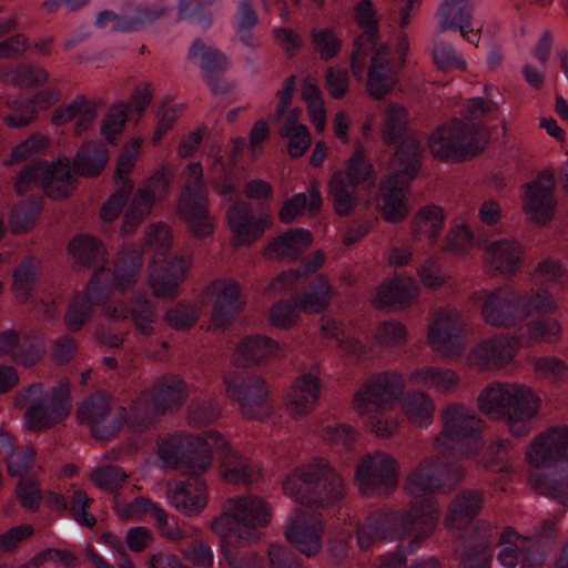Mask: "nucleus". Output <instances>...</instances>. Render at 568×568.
<instances>
[{
	"label": "nucleus",
	"mask_w": 568,
	"mask_h": 568,
	"mask_svg": "<svg viewBox=\"0 0 568 568\" xmlns=\"http://www.w3.org/2000/svg\"><path fill=\"white\" fill-rule=\"evenodd\" d=\"M465 478V468L440 456L425 457L409 473L404 489L410 497L409 508L397 513H374L357 529V544L367 550L376 541L410 538L413 551L435 531L440 517L434 493H450Z\"/></svg>",
	"instance_id": "1"
},
{
	"label": "nucleus",
	"mask_w": 568,
	"mask_h": 568,
	"mask_svg": "<svg viewBox=\"0 0 568 568\" xmlns=\"http://www.w3.org/2000/svg\"><path fill=\"white\" fill-rule=\"evenodd\" d=\"M272 520V508L256 495L227 498L222 514L212 521V529L227 546L246 547L260 539L258 529Z\"/></svg>",
	"instance_id": "2"
},
{
	"label": "nucleus",
	"mask_w": 568,
	"mask_h": 568,
	"mask_svg": "<svg viewBox=\"0 0 568 568\" xmlns=\"http://www.w3.org/2000/svg\"><path fill=\"white\" fill-rule=\"evenodd\" d=\"M14 406L23 408L28 429L43 433L62 423L71 413V383L68 378L58 381L49 392L43 383H32L21 388L14 397Z\"/></svg>",
	"instance_id": "3"
},
{
	"label": "nucleus",
	"mask_w": 568,
	"mask_h": 568,
	"mask_svg": "<svg viewBox=\"0 0 568 568\" xmlns=\"http://www.w3.org/2000/svg\"><path fill=\"white\" fill-rule=\"evenodd\" d=\"M285 495L302 505L328 507L345 495L342 476L325 460L296 469L283 483Z\"/></svg>",
	"instance_id": "4"
},
{
	"label": "nucleus",
	"mask_w": 568,
	"mask_h": 568,
	"mask_svg": "<svg viewBox=\"0 0 568 568\" xmlns=\"http://www.w3.org/2000/svg\"><path fill=\"white\" fill-rule=\"evenodd\" d=\"M440 432L434 438V449L445 456L466 446L462 455H475L481 447L479 434L483 420L463 403L453 402L439 412Z\"/></svg>",
	"instance_id": "5"
},
{
	"label": "nucleus",
	"mask_w": 568,
	"mask_h": 568,
	"mask_svg": "<svg viewBox=\"0 0 568 568\" xmlns=\"http://www.w3.org/2000/svg\"><path fill=\"white\" fill-rule=\"evenodd\" d=\"M217 442L225 445L222 435L214 430L207 432L204 438L175 434L162 443L159 454L166 467L185 475H201L212 466L213 444Z\"/></svg>",
	"instance_id": "6"
},
{
	"label": "nucleus",
	"mask_w": 568,
	"mask_h": 568,
	"mask_svg": "<svg viewBox=\"0 0 568 568\" xmlns=\"http://www.w3.org/2000/svg\"><path fill=\"white\" fill-rule=\"evenodd\" d=\"M226 396L236 402L245 418L264 419L273 414L265 381L255 374L230 372L224 377Z\"/></svg>",
	"instance_id": "7"
},
{
	"label": "nucleus",
	"mask_w": 568,
	"mask_h": 568,
	"mask_svg": "<svg viewBox=\"0 0 568 568\" xmlns=\"http://www.w3.org/2000/svg\"><path fill=\"white\" fill-rule=\"evenodd\" d=\"M37 184L53 200L69 196L74 187L70 161L60 159L52 164L36 162L27 165L16 182V191L22 195Z\"/></svg>",
	"instance_id": "8"
},
{
	"label": "nucleus",
	"mask_w": 568,
	"mask_h": 568,
	"mask_svg": "<svg viewBox=\"0 0 568 568\" xmlns=\"http://www.w3.org/2000/svg\"><path fill=\"white\" fill-rule=\"evenodd\" d=\"M355 477L366 497L388 496L398 486V463L390 454L376 450L359 460Z\"/></svg>",
	"instance_id": "9"
},
{
	"label": "nucleus",
	"mask_w": 568,
	"mask_h": 568,
	"mask_svg": "<svg viewBox=\"0 0 568 568\" xmlns=\"http://www.w3.org/2000/svg\"><path fill=\"white\" fill-rule=\"evenodd\" d=\"M404 388V379L397 372L377 374L354 395V409L358 415L389 410L402 396Z\"/></svg>",
	"instance_id": "10"
},
{
	"label": "nucleus",
	"mask_w": 568,
	"mask_h": 568,
	"mask_svg": "<svg viewBox=\"0 0 568 568\" xmlns=\"http://www.w3.org/2000/svg\"><path fill=\"white\" fill-rule=\"evenodd\" d=\"M471 298L481 302L483 320L493 327L511 328L523 323L520 294L510 287L481 291Z\"/></svg>",
	"instance_id": "11"
},
{
	"label": "nucleus",
	"mask_w": 568,
	"mask_h": 568,
	"mask_svg": "<svg viewBox=\"0 0 568 568\" xmlns=\"http://www.w3.org/2000/svg\"><path fill=\"white\" fill-rule=\"evenodd\" d=\"M465 321L452 308L439 310L429 324L428 341L434 351L447 358L459 357L466 349Z\"/></svg>",
	"instance_id": "12"
},
{
	"label": "nucleus",
	"mask_w": 568,
	"mask_h": 568,
	"mask_svg": "<svg viewBox=\"0 0 568 568\" xmlns=\"http://www.w3.org/2000/svg\"><path fill=\"white\" fill-rule=\"evenodd\" d=\"M324 532V521L301 508L293 511L284 526L287 542L307 558L322 551Z\"/></svg>",
	"instance_id": "13"
},
{
	"label": "nucleus",
	"mask_w": 568,
	"mask_h": 568,
	"mask_svg": "<svg viewBox=\"0 0 568 568\" xmlns=\"http://www.w3.org/2000/svg\"><path fill=\"white\" fill-rule=\"evenodd\" d=\"M526 460L535 468H551L568 462V426L550 427L532 438Z\"/></svg>",
	"instance_id": "14"
},
{
	"label": "nucleus",
	"mask_w": 568,
	"mask_h": 568,
	"mask_svg": "<svg viewBox=\"0 0 568 568\" xmlns=\"http://www.w3.org/2000/svg\"><path fill=\"white\" fill-rule=\"evenodd\" d=\"M508 412H505L504 422L513 436L525 437L531 432V422L540 408V398L531 388L513 383L510 387Z\"/></svg>",
	"instance_id": "15"
},
{
	"label": "nucleus",
	"mask_w": 568,
	"mask_h": 568,
	"mask_svg": "<svg viewBox=\"0 0 568 568\" xmlns=\"http://www.w3.org/2000/svg\"><path fill=\"white\" fill-rule=\"evenodd\" d=\"M490 525L478 523L473 530L458 536L453 549L459 558V568H490Z\"/></svg>",
	"instance_id": "16"
},
{
	"label": "nucleus",
	"mask_w": 568,
	"mask_h": 568,
	"mask_svg": "<svg viewBox=\"0 0 568 568\" xmlns=\"http://www.w3.org/2000/svg\"><path fill=\"white\" fill-rule=\"evenodd\" d=\"M517 351L515 338L506 335L494 336L470 349L467 364L479 372L500 369L514 359Z\"/></svg>",
	"instance_id": "17"
},
{
	"label": "nucleus",
	"mask_w": 568,
	"mask_h": 568,
	"mask_svg": "<svg viewBox=\"0 0 568 568\" xmlns=\"http://www.w3.org/2000/svg\"><path fill=\"white\" fill-rule=\"evenodd\" d=\"M356 22L363 29V34L354 41L351 54V68L355 77L361 78L366 64L367 53L378 44L379 30L371 0H361L355 12Z\"/></svg>",
	"instance_id": "18"
},
{
	"label": "nucleus",
	"mask_w": 568,
	"mask_h": 568,
	"mask_svg": "<svg viewBox=\"0 0 568 568\" xmlns=\"http://www.w3.org/2000/svg\"><path fill=\"white\" fill-rule=\"evenodd\" d=\"M185 480H171L166 484V497L172 506L186 516L199 515L207 505L206 483L200 475H187Z\"/></svg>",
	"instance_id": "19"
},
{
	"label": "nucleus",
	"mask_w": 568,
	"mask_h": 568,
	"mask_svg": "<svg viewBox=\"0 0 568 568\" xmlns=\"http://www.w3.org/2000/svg\"><path fill=\"white\" fill-rule=\"evenodd\" d=\"M205 293L214 297L211 321L215 328H225L243 310L244 303L240 300L239 284L231 280H216L211 282Z\"/></svg>",
	"instance_id": "20"
},
{
	"label": "nucleus",
	"mask_w": 568,
	"mask_h": 568,
	"mask_svg": "<svg viewBox=\"0 0 568 568\" xmlns=\"http://www.w3.org/2000/svg\"><path fill=\"white\" fill-rule=\"evenodd\" d=\"M554 187L555 179L549 170L542 171L536 181L527 184L523 209L532 222L545 224L552 217Z\"/></svg>",
	"instance_id": "21"
},
{
	"label": "nucleus",
	"mask_w": 568,
	"mask_h": 568,
	"mask_svg": "<svg viewBox=\"0 0 568 568\" xmlns=\"http://www.w3.org/2000/svg\"><path fill=\"white\" fill-rule=\"evenodd\" d=\"M72 256V267L78 271L94 270L99 274L98 286H101V276L108 264V250L103 242L89 234L74 236L69 243Z\"/></svg>",
	"instance_id": "22"
},
{
	"label": "nucleus",
	"mask_w": 568,
	"mask_h": 568,
	"mask_svg": "<svg viewBox=\"0 0 568 568\" xmlns=\"http://www.w3.org/2000/svg\"><path fill=\"white\" fill-rule=\"evenodd\" d=\"M486 503L485 491L478 488L460 489L450 500L444 518L448 529L466 528L481 513Z\"/></svg>",
	"instance_id": "23"
},
{
	"label": "nucleus",
	"mask_w": 568,
	"mask_h": 568,
	"mask_svg": "<svg viewBox=\"0 0 568 568\" xmlns=\"http://www.w3.org/2000/svg\"><path fill=\"white\" fill-rule=\"evenodd\" d=\"M367 73V91L375 100L385 98L397 82V71L389 58V47L377 44Z\"/></svg>",
	"instance_id": "24"
},
{
	"label": "nucleus",
	"mask_w": 568,
	"mask_h": 568,
	"mask_svg": "<svg viewBox=\"0 0 568 568\" xmlns=\"http://www.w3.org/2000/svg\"><path fill=\"white\" fill-rule=\"evenodd\" d=\"M98 116V103L84 95H77L69 103L58 106L51 116L52 124L64 125L77 119L73 132L81 136L89 131Z\"/></svg>",
	"instance_id": "25"
},
{
	"label": "nucleus",
	"mask_w": 568,
	"mask_h": 568,
	"mask_svg": "<svg viewBox=\"0 0 568 568\" xmlns=\"http://www.w3.org/2000/svg\"><path fill=\"white\" fill-rule=\"evenodd\" d=\"M409 183L397 178H387L379 184L378 207L389 223H399L408 215L406 191Z\"/></svg>",
	"instance_id": "26"
},
{
	"label": "nucleus",
	"mask_w": 568,
	"mask_h": 568,
	"mask_svg": "<svg viewBox=\"0 0 568 568\" xmlns=\"http://www.w3.org/2000/svg\"><path fill=\"white\" fill-rule=\"evenodd\" d=\"M321 394V383L316 375L305 373L293 383L287 395V410L294 419L310 414L316 406Z\"/></svg>",
	"instance_id": "27"
},
{
	"label": "nucleus",
	"mask_w": 568,
	"mask_h": 568,
	"mask_svg": "<svg viewBox=\"0 0 568 568\" xmlns=\"http://www.w3.org/2000/svg\"><path fill=\"white\" fill-rule=\"evenodd\" d=\"M144 265L143 251L136 246H123L113 261L112 286L125 292L134 287Z\"/></svg>",
	"instance_id": "28"
},
{
	"label": "nucleus",
	"mask_w": 568,
	"mask_h": 568,
	"mask_svg": "<svg viewBox=\"0 0 568 568\" xmlns=\"http://www.w3.org/2000/svg\"><path fill=\"white\" fill-rule=\"evenodd\" d=\"M227 221L233 232L234 246L250 245L260 239L265 230L264 220H254L251 206L243 202H237L229 209Z\"/></svg>",
	"instance_id": "29"
},
{
	"label": "nucleus",
	"mask_w": 568,
	"mask_h": 568,
	"mask_svg": "<svg viewBox=\"0 0 568 568\" xmlns=\"http://www.w3.org/2000/svg\"><path fill=\"white\" fill-rule=\"evenodd\" d=\"M99 274L95 273L88 284L84 295H77L64 315V323L72 332L80 331L88 322L92 307L106 300V292L98 286Z\"/></svg>",
	"instance_id": "30"
},
{
	"label": "nucleus",
	"mask_w": 568,
	"mask_h": 568,
	"mask_svg": "<svg viewBox=\"0 0 568 568\" xmlns=\"http://www.w3.org/2000/svg\"><path fill=\"white\" fill-rule=\"evenodd\" d=\"M178 214L197 237L209 236L213 230V217L209 212L207 195L181 196Z\"/></svg>",
	"instance_id": "31"
},
{
	"label": "nucleus",
	"mask_w": 568,
	"mask_h": 568,
	"mask_svg": "<svg viewBox=\"0 0 568 568\" xmlns=\"http://www.w3.org/2000/svg\"><path fill=\"white\" fill-rule=\"evenodd\" d=\"M222 453L221 475L225 481L233 485H248L260 477V469L247 458L233 452L229 444H213Z\"/></svg>",
	"instance_id": "32"
},
{
	"label": "nucleus",
	"mask_w": 568,
	"mask_h": 568,
	"mask_svg": "<svg viewBox=\"0 0 568 568\" xmlns=\"http://www.w3.org/2000/svg\"><path fill=\"white\" fill-rule=\"evenodd\" d=\"M168 10L163 8H150L140 6L135 9L132 17H121L112 10H103L98 13L95 27L104 28L112 23L113 30L118 32H133L144 28L145 24L153 23L166 14Z\"/></svg>",
	"instance_id": "33"
},
{
	"label": "nucleus",
	"mask_w": 568,
	"mask_h": 568,
	"mask_svg": "<svg viewBox=\"0 0 568 568\" xmlns=\"http://www.w3.org/2000/svg\"><path fill=\"white\" fill-rule=\"evenodd\" d=\"M420 141L415 135H407L400 141L395 154L389 161L390 175L410 183L420 169Z\"/></svg>",
	"instance_id": "34"
},
{
	"label": "nucleus",
	"mask_w": 568,
	"mask_h": 568,
	"mask_svg": "<svg viewBox=\"0 0 568 568\" xmlns=\"http://www.w3.org/2000/svg\"><path fill=\"white\" fill-rule=\"evenodd\" d=\"M156 409L162 414L180 409L187 399L186 384L178 376H162L158 378L149 394Z\"/></svg>",
	"instance_id": "35"
},
{
	"label": "nucleus",
	"mask_w": 568,
	"mask_h": 568,
	"mask_svg": "<svg viewBox=\"0 0 568 568\" xmlns=\"http://www.w3.org/2000/svg\"><path fill=\"white\" fill-rule=\"evenodd\" d=\"M280 355L281 347L277 342L267 336L251 335L237 344L233 354V363L239 367H248Z\"/></svg>",
	"instance_id": "36"
},
{
	"label": "nucleus",
	"mask_w": 568,
	"mask_h": 568,
	"mask_svg": "<svg viewBox=\"0 0 568 568\" xmlns=\"http://www.w3.org/2000/svg\"><path fill=\"white\" fill-rule=\"evenodd\" d=\"M521 255L520 245L516 241L505 239L487 245L484 258L490 270L511 276L519 270Z\"/></svg>",
	"instance_id": "37"
},
{
	"label": "nucleus",
	"mask_w": 568,
	"mask_h": 568,
	"mask_svg": "<svg viewBox=\"0 0 568 568\" xmlns=\"http://www.w3.org/2000/svg\"><path fill=\"white\" fill-rule=\"evenodd\" d=\"M408 381L414 386L433 389L442 395L453 393L460 384V377L455 371L439 366L416 368L409 374Z\"/></svg>",
	"instance_id": "38"
},
{
	"label": "nucleus",
	"mask_w": 568,
	"mask_h": 568,
	"mask_svg": "<svg viewBox=\"0 0 568 568\" xmlns=\"http://www.w3.org/2000/svg\"><path fill=\"white\" fill-rule=\"evenodd\" d=\"M313 236L305 229H290L281 236L274 239L265 250L270 258L296 260L312 244Z\"/></svg>",
	"instance_id": "39"
},
{
	"label": "nucleus",
	"mask_w": 568,
	"mask_h": 568,
	"mask_svg": "<svg viewBox=\"0 0 568 568\" xmlns=\"http://www.w3.org/2000/svg\"><path fill=\"white\" fill-rule=\"evenodd\" d=\"M190 59L201 58V68L205 71L206 81L215 94H224L230 90L226 80H221V84H215V74L226 69V58L217 50L206 47L201 41H195L189 52Z\"/></svg>",
	"instance_id": "40"
},
{
	"label": "nucleus",
	"mask_w": 568,
	"mask_h": 568,
	"mask_svg": "<svg viewBox=\"0 0 568 568\" xmlns=\"http://www.w3.org/2000/svg\"><path fill=\"white\" fill-rule=\"evenodd\" d=\"M418 286L412 280H394L377 287L373 304L377 308L389 306L404 308L409 306L418 295Z\"/></svg>",
	"instance_id": "41"
},
{
	"label": "nucleus",
	"mask_w": 568,
	"mask_h": 568,
	"mask_svg": "<svg viewBox=\"0 0 568 568\" xmlns=\"http://www.w3.org/2000/svg\"><path fill=\"white\" fill-rule=\"evenodd\" d=\"M109 161L105 145L98 141L84 142L73 159L74 172L81 176L95 178L101 174Z\"/></svg>",
	"instance_id": "42"
},
{
	"label": "nucleus",
	"mask_w": 568,
	"mask_h": 568,
	"mask_svg": "<svg viewBox=\"0 0 568 568\" xmlns=\"http://www.w3.org/2000/svg\"><path fill=\"white\" fill-rule=\"evenodd\" d=\"M344 178L341 173H333L327 186V201L335 214L342 217L352 215L358 205L357 186Z\"/></svg>",
	"instance_id": "43"
},
{
	"label": "nucleus",
	"mask_w": 568,
	"mask_h": 568,
	"mask_svg": "<svg viewBox=\"0 0 568 568\" xmlns=\"http://www.w3.org/2000/svg\"><path fill=\"white\" fill-rule=\"evenodd\" d=\"M335 295V290L328 278L321 274L317 275L308 290L295 298V306L308 314H320L325 311Z\"/></svg>",
	"instance_id": "44"
},
{
	"label": "nucleus",
	"mask_w": 568,
	"mask_h": 568,
	"mask_svg": "<svg viewBox=\"0 0 568 568\" xmlns=\"http://www.w3.org/2000/svg\"><path fill=\"white\" fill-rule=\"evenodd\" d=\"M459 120L438 128L429 138L432 154L439 160L460 161Z\"/></svg>",
	"instance_id": "45"
},
{
	"label": "nucleus",
	"mask_w": 568,
	"mask_h": 568,
	"mask_svg": "<svg viewBox=\"0 0 568 568\" xmlns=\"http://www.w3.org/2000/svg\"><path fill=\"white\" fill-rule=\"evenodd\" d=\"M513 383H491L484 387L477 397L478 409L487 417L504 420L509 404Z\"/></svg>",
	"instance_id": "46"
},
{
	"label": "nucleus",
	"mask_w": 568,
	"mask_h": 568,
	"mask_svg": "<svg viewBox=\"0 0 568 568\" xmlns=\"http://www.w3.org/2000/svg\"><path fill=\"white\" fill-rule=\"evenodd\" d=\"M50 79L49 72L39 64L19 63L0 69V81L14 87L31 89L42 87Z\"/></svg>",
	"instance_id": "47"
},
{
	"label": "nucleus",
	"mask_w": 568,
	"mask_h": 568,
	"mask_svg": "<svg viewBox=\"0 0 568 568\" xmlns=\"http://www.w3.org/2000/svg\"><path fill=\"white\" fill-rule=\"evenodd\" d=\"M402 409L412 424L426 428L433 423L436 404L427 393L412 392L404 397Z\"/></svg>",
	"instance_id": "48"
},
{
	"label": "nucleus",
	"mask_w": 568,
	"mask_h": 568,
	"mask_svg": "<svg viewBox=\"0 0 568 568\" xmlns=\"http://www.w3.org/2000/svg\"><path fill=\"white\" fill-rule=\"evenodd\" d=\"M40 267L41 263L39 260L27 257L13 271L11 291L19 303L24 304L30 300L39 280Z\"/></svg>",
	"instance_id": "49"
},
{
	"label": "nucleus",
	"mask_w": 568,
	"mask_h": 568,
	"mask_svg": "<svg viewBox=\"0 0 568 568\" xmlns=\"http://www.w3.org/2000/svg\"><path fill=\"white\" fill-rule=\"evenodd\" d=\"M162 414L156 409L148 393H142L134 399L126 410L125 424L135 433H143L150 429Z\"/></svg>",
	"instance_id": "50"
},
{
	"label": "nucleus",
	"mask_w": 568,
	"mask_h": 568,
	"mask_svg": "<svg viewBox=\"0 0 568 568\" xmlns=\"http://www.w3.org/2000/svg\"><path fill=\"white\" fill-rule=\"evenodd\" d=\"M160 263L152 262L148 266L149 285L153 295L158 298H174L179 294V287L183 283L181 268L174 274L159 266Z\"/></svg>",
	"instance_id": "51"
},
{
	"label": "nucleus",
	"mask_w": 568,
	"mask_h": 568,
	"mask_svg": "<svg viewBox=\"0 0 568 568\" xmlns=\"http://www.w3.org/2000/svg\"><path fill=\"white\" fill-rule=\"evenodd\" d=\"M129 317L139 334L151 336L155 333L156 308L144 294H134L131 297Z\"/></svg>",
	"instance_id": "52"
},
{
	"label": "nucleus",
	"mask_w": 568,
	"mask_h": 568,
	"mask_svg": "<svg viewBox=\"0 0 568 568\" xmlns=\"http://www.w3.org/2000/svg\"><path fill=\"white\" fill-rule=\"evenodd\" d=\"M444 225V213L439 206L428 205L418 211L412 222V233L417 240L425 236L434 243Z\"/></svg>",
	"instance_id": "53"
},
{
	"label": "nucleus",
	"mask_w": 568,
	"mask_h": 568,
	"mask_svg": "<svg viewBox=\"0 0 568 568\" xmlns=\"http://www.w3.org/2000/svg\"><path fill=\"white\" fill-rule=\"evenodd\" d=\"M460 161L473 158L484 150L488 143L490 133L480 123H465L459 120Z\"/></svg>",
	"instance_id": "54"
},
{
	"label": "nucleus",
	"mask_w": 568,
	"mask_h": 568,
	"mask_svg": "<svg viewBox=\"0 0 568 568\" xmlns=\"http://www.w3.org/2000/svg\"><path fill=\"white\" fill-rule=\"evenodd\" d=\"M126 422V408L123 406L114 407L112 404L106 409V414L90 429L91 435L97 440H109L115 437Z\"/></svg>",
	"instance_id": "55"
},
{
	"label": "nucleus",
	"mask_w": 568,
	"mask_h": 568,
	"mask_svg": "<svg viewBox=\"0 0 568 568\" xmlns=\"http://www.w3.org/2000/svg\"><path fill=\"white\" fill-rule=\"evenodd\" d=\"M154 203L138 190L124 214L122 233L124 235L135 233L140 224L151 214Z\"/></svg>",
	"instance_id": "56"
},
{
	"label": "nucleus",
	"mask_w": 568,
	"mask_h": 568,
	"mask_svg": "<svg viewBox=\"0 0 568 568\" xmlns=\"http://www.w3.org/2000/svg\"><path fill=\"white\" fill-rule=\"evenodd\" d=\"M112 404L111 397L104 393H94L83 399L77 407V419L90 429Z\"/></svg>",
	"instance_id": "57"
},
{
	"label": "nucleus",
	"mask_w": 568,
	"mask_h": 568,
	"mask_svg": "<svg viewBox=\"0 0 568 568\" xmlns=\"http://www.w3.org/2000/svg\"><path fill=\"white\" fill-rule=\"evenodd\" d=\"M407 111L398 104H390L385 113L382 129L383 141L386 144H395L403 139L407 129Z\"/></svg>",
	"instance_id": "58"
},
{
	"label": "nucleus",
	"mask_w": 568,
	"mask_h": 568,
	"mask_svg": "<svg viewBox=\"0 0 568 568\" xmlns=\"http://www.w3.org/2000/svg\"><path fill=\"white\" fill-rule=\"evenodd\" d=\"M520 306L523 322L534 314L549 315L557 311V303L551 294L545 290H539L530 295L520 294Z\"/></svg>",
	"instance_id": "59"
},
{
	"label": "nucleus",
	"mask_w": 568,
	"mask_h": 568,
	"mask_svg": "<svg viewBox=\"0 0 568 568\" xmlns=\"http://www.w3.org/2000/svg\"><path fill=\"white\" fill-rule=\"evenodd\" d=\"M531 484L540 494L568 507V475H559L557 478L532 476Z\"/></svg>",
	"instance_id": "60"
},
{
	"label": "nucleus",
	"mask_w": 568,
	"mask_h": 568,
	"mask_svg": "<svg viewBox=\"0 0 568 568\" xmlns=\"http://www.w3.org/2000/svg\"><path fill=\"white\" fill-rule=\"evenodd\" d=\"M335 173L343 174L344 181H348L355 186L371 181L373 182V168L365 161L364 153L361 149L356 150L353 155L348 159L346 170H338Z\"/></svg>",
	"instance_id": "61"
},
{
	"label": "nucleus",
	"mask_w": 568,
	"mask_h": 568,
	"mask_svg": "<svg viewBox=\"0 0 568 568\" xmlns=\"http://www.w3.org/2000/svg\"><path fill=\"white\" fill-rule=\"evenodd\" d=\"M528 336L537 342L557 343L561 339V325L556 318L540 317L527 325Z\"/></svg>",
	"instance_id": "62"
},
{
	"label": "nucleus",
	"mask_w": 568,
	"mask_h": 568,
	"mask_svg": "<svg viewBox=\"0 0 568 568\" xmlns=\"http://www.w3.org/2000/svg\"><path fill=\"white\" fill-rule=\"evenodd\" d=\"M146 241L154 251L152 262L161 263L165 261L172 245V233L168 225L158 223L152 224L146 230Z\"/></svg>",
	"instance_id": "63"
},
{
	"label": "nucleus",
	"mask_w": 568,
	"mask_h": 568,
	"mask_svg": "<svg viewBox=\"0 0 568 568\" xmlns=\"http://www.w3.org/2000/svg\"><path fill=\"white\" fill-rule=\"evenodd\" d=\"M90 478L92 483L102 490L115 491L125 483L128 475L125 471L113 465H104L95 468Z\"/></svg>",
	"instance_id": "64"
}]
</instances>
